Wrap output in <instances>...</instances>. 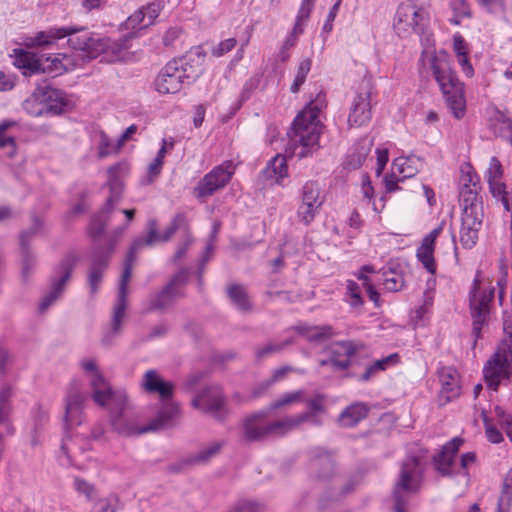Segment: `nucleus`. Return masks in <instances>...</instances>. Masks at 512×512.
Instances as JSON below:
<instances>
[{"mask_svg":"<svg viewBox=\"0 0 512 512\" xmlns=\"http://www.w3.org/2000/svg\"><path fill=\"white\" fill-rule=\"evenodd\" d=\"M17 63L22 75L37 87V95H40L48 115H61L72 109L73 104L66 92L55 88L52 82L67 71L61 59H44L25 52L17 59Z\"/></svg>","mask_w":512,"mask_h":512,"instance_id":"f257e3e1","label":"nucleus"},{"mask_svg":"<svg viewBox=\"0 0 512 512\" xmlns=\"http://www.w3.org/2000/svg\"><path fill=\"white\" fill-rule=\"evenodd\" d=\"M325 106V94L320 92L296 116L287 132L289 140L286 152L290 156L302 159L320 148L319 139L323 126L319 121V113Z\"/></svg>","mask_w":512,"mask_h":512,"instance_id":"f03ea898","label":"nucleus"},{"mask_svg":"<svg viewBox=\"0 0 512 512\" xmlns=\"http://www.w3.org/2000/svg\"><path fill=\"white\" fill-rule=\"evenodd\" d=\"M65 37H69V46L74 50L81 51L82 58L87 61L97 58L111 47L109 38H102L94 33H90L83 26L50 28L47 31H40L35 36L29 38L28 45L45 48Z\"/></svg>","mask_w":512,"mask_h":512,"instance_id":"7ed1b4c3","label":"nucleus"},{"mask_svg":"<svg viewBox=\"0 0 512 512\" xmlns=\"http://www.w3.org/2000/svg\"><path fill=\"white\" fill-rule=\"evenodd\" d=\"M206 53L202 46L191 48L183 56L169 61L159 72L155 86L162 94L179 92L184 85H191L203 73Z\"/></svg>","mask_w":512,"mask_h":512,"instance_id":"20e7f679","label":"nucleus"},{"mask_svg":"<svg viewBox=\"0 0 512 512\" xmlns=\"http://www.w3.org/2000/svg\"><path fill=\"white\" fill-rule=\"evenodd\" d=\"M430 66L447 107L456 119L463 118L466 111L464 85L452 70L449 60L446 56H433Z\"/></svg>","mask_w":512,"mask_h":512,"instance_id":"39448f33","label":"nucleus"},{"mask_svg":"<svg viewBox=\"0 0 512 512\" xmlns=\"http://www.w3.org/2000/svg\"><path fill=\"white\" fill-rule=\"evenodd\" d=\"M428 4L429 0H408V3H401L393 23L396 33L401 37L410 33L424 34L429 24V15L425 10Z\"/></svg>","mask_w":512,"mask_h":512,"instance_id":"423d86ee","label":"nucleus"},{"mask_svg":"<svg viewBox=\"0 0 512 512\" xmlns=\"http://www.w3.org/2000/svg\"><path fill=\"white\" fill-rule=\"evenodd\" d=\"M483 377L488 389L496 392L501 381L512 378V332L502 341L483 367Z\"/></svg>","mask_w":512,"mask_h":512,"instance_id":"0eeeda50","label":"nucleus"},{"mask_svg":"<svg viewBox=\"0 0 512 512\" xmlns=\"http://www.w3.org/2000/svg\"><path fill=\"white\" fill-rule=\"evenodd\" d=\"M91 398L101 408H106L111 416H123L131 409L128 394L123 389H113L103 374L91 379Z\"/></svg>","mask_w":512,"mask_h":512,"instance_id":"6e6552de","label":"nucleus"},{"mask_svg":"<svg viewBox=\"0 0 512 512\" xmlns=\"http://www.w3.org/2000/svg\"><path fill=\"white\" fill-rule=\"evenodd\" d=\"M140 388L147 395H157L162 411L157 416H177L180 405L174 401L175 385L172 381L164 379L157 370H147L140 382Z\"/></svg>","mask_w":512,"mask_h":512,"instance_id":"1a4fd4ad","label":"nucleus"},{"mask_svg":"<svg viewBox=\"0 0 512 512\" xmlns=\"http://www.w3.org/2000/svg\"><path fill=\"white\" fill-rule=\"evenodd\" d=\"M78 261L79 257L75 252H68L62 257L53 270L55 275L51 277L49 291L41 299L40 312L46 311L61 297Z\"/></svg>","mask_w":512,"mask_h":512,"instance_id":"9d476101","label":"nucleus"},{"mask_svg":"<svg viewBox=\"0 0 512 512\" xmlns=\"http://www.w3.org/2000/svg\"><path fill=\"white\" fill-rule=\"evenodd\" d=\"M419 465L418 457L412 456L401 465L399 479L393 488V500L395 512H407L406 506L411 494H416L420 489V483L414 477Z\"/></svg>","mask_w":512,"mask_h":512,"instance_id":"9b49d317","label":"nucleus"},{"mask_svg":"<svg viewBox=\"0 0 512 512\" xmlns=\"http://www.w3.org/2000/svg\"><path fill=\"white\" fill-rule=\"evenodd\" d=\"M337 451L316 446L308 451V476L313 481L329 482L337 470Z\"/></svg>","mask_w":512,"mask_h":512,"instance_id":"f8f14e48","label":"nucleus"},{"mask_svg":"<svg viewBox=\"0 0 512 512\" xmlns=\"http://www.w3.org/2000/svg\"><path fill=\"white\" fill-rule=\"evenodd\" d=\"M259 419L245 418L243 421V434L247 442L259 441L268 435H283L308 418H288L273 421L266 425L260 424Z\"/></svg>","mask_w":512,"mask_h":512,"instance_id":"ddd939ff","label":"nucleus"},{"mask_svg":"<svg viewBox=\"0 0 512 512\" xmlns=\"http://www.w3.org/2000/svg\"><path fill=\"white\" fill-rule=\"evenodd\" d=\"M148 234L146 237L136 238L131 246V254H137L143 247L152 246L157 242H167L178 230L187 229V217L185 213H177L170 224L167 226L163 234H159L157 231V220L149 219L147 222Z\"/></svg>","mask_w":512,"mask_h":512,"instance_id":"4468645a","label":"nucleus"},{"mask_svg":"<svg viewBox=\"0 0 512 512\" xmlns=\"http://www.w3.org/2000/svg\"><path fill=\"white\" fill-rule=\"evenodd\" d=\"M371 94L372 83L370 79L363 78L359 82L351 102L348 115L349 125L360 127L371 120Z\"/></svg>","mask_w":512,"mask_h":512,"instance_id":"2eb2a0df","label":"nucleus"},{"mask_svg":"<svg viewBox=\"0 0 512 512\" xmlns=\"http://www.w3.org/2000/svg\"><path fill=\"white\" fill-rule=\"evenodd\" d=\"M113 242L108 247H102L100 244L92 246L90 252V263L87 272V285L91 297H94L102 283L104 273L109 267L112 257Z\"/></svg>","mask_w":512,"mask_h":512,"instance_id":"dca6fc26","label":"nucleus"},{"mask_svg":"<svg viewBox=\"0 0 512 512\" xmlns=\"http://www.w3.org/2000/svg\"><path fill=\"white\" fill-rule=\"evenodd\" d=\"M135 418H110L111 426L119 434L125 436H137L149 432H158L175 427L177 418H152L148 425L137 427L134 425Z\"/></svg>","mask_w":512,"mask_h":512,"instance_id":"f3484780","label":"nucleus"},{"mask_svg":"<svg viewBox=\"0 0 512 512\" xmlns=\"http://www.w3.org/2000/svg\"><path fill=\"white\" fill-rule=\"evenodd\" d=\"M191 405L203 413H223L227 405V397L221 385L209 384L195 394Z\"/></svg>","mask_w":512,"mask_h":512,"instance_id":"a211bd4d","label":"nucleus"},{"mask_svg":"<svg viewBox=\"0 0 512 512\" xmlns=\"http://www.w3.org/2000/svg\"><path fill=\"white\" fill-rule=\"evenodd\" d=\"M230 163L214 167L202 179L199 180L193 189V194L198 199H205L212 196L218 190L224 188L230 181L233 172L229 170Z\"/></svg>","mask_w":512,"mask_h":512,"instance_id":"6ab92c4d","label":"nucleus"},{"mask_svg":"<svg viewBox=\"0 0 512 512\" xmlns=\"http://www.w3.org/2000/svg\"><path fill=\"white\" fill-rule=\"evenodd\" d=\"M459 198L462 205V216H483L482 199L479 196L478 184L471 174L462 179Z\"/></svg>","mask_w":512,"mask_h":512,"instance_id":"aec40b11","label":"nucleus"},{"mask_svg":"<svg viewBox=\"0 0 512 512\" xmlns=\"http://www.w3.org/2000/svg\"><path fill=\"white\" fill-rule=\"evenodd\" d=\"M464 440L460 437H454L441 450L432 456V464L434 469L443 477H453L459 472L453 470L455 456Z\"/></svg>","mask_w":512,"mask_h":512,"instance_id":"412c9836","label":"nucleus"},{"mask_svg":"<svg viewBox=\"0 0 512 512\" xmlns=\"http://www.w3.org/2000/svg\"><path fill=\"white\" fill-rule=\"evenodd\" d=\"M441 390L438 395V405L444 406L458 398L461 394L460 376L456 368L444 366L438 369Z\"/></svg>","mask_w":512,"mask_h":512,"instance_id":"4be33fe9","label":"nucleus"},{"mask_svg":"<svg viewBox=\"0 0 512 512\" xmlns=\"http://www.w3.org/2000/svg\"><path fill=\"white\" fill-rule=\"evenodd\" d=\"M322 203L319 185L313 181L305 183L302 187V204L297 211L298 217L306 225L310 224Z\"/></svg>","mask_w":512,"mask_h":512,"instance_id":"5701e85b","label":"nucleus"},{"mask_svg":"<svg viewBox=\"0 0 512 512\" xmlns=\"http://www.w3.org/2000/svg\"><path fill=\"white\" fill-rule=\"evenodd\" d=\"M493 291L490 294L483 295L479 299L470 300L471 316L473 319L472 334L475 337L473 347H475L477 340L481 337V330L487 324L489 316V304L493 298Z\"/></svg>","mask_w":512,"mask_h":512,"instance_id":"b1692460","label":"nucleus"},{"mask_svg":"<svg viewBox=\"0 0 512 512\" xmlns=\"http://www.w3.org/2000/svg\"><path fill=\"white\" fill-rule=\"evenodd\" d=\"M88 400V395L82 391L80 381L73 379L67 387L64 416L83 413Z\"/></svg>","mask_w":512,"mask_h":512,"instance_id":"393cba45","label":"nucleus"},{"mask_svg":"<svg viewBox=\"0 0 512 512\" xmlns=\"http://www.w3.org/2000/svg\"><path fill=\"white\" fill-rule=\"evenodd\" d=\"M482 221L483 216H461L460 243L465 249L476 245Z\"/></svg>","mask_w":512,"mask_h":512,"instance_id":"a878e982","label":"nucleus"},{"mask_svg":"<svg viewBox=\"0 0 512 512\" xmlns=\"http://www.w3.org/2000/svg\"><path fill=\"white\" fill-rule=\"evenodd\" d=\"M124 169V166L121 163H117L111 167H109L108 173V181L107 186L110 191V195L105 201V205L107 207L114 208L115 205L120 201L122 197V192L124 189V184L120 176V172Z\"/></svg>","mask_w":512,"mask_h":512,"instance_id":"bb28decb","label":"nucleus"},{"mask_svg":"<svg viewBox=\"0 0 512 512\" xmlns=\"http://www.w3.org/2000/svg\"><path fill=\"white\" fill-rule=\"evenodd\" d=\"M113 210L114 208L107 207L104 204L103 207L91 217L88 233L93 242L92 246H95L96 244H104V240L102 241L100 238L105 232Z\"/></svg>","mask_w":512,"mask_h":512,"instance_id":"cd10ccee","label":"nucleus"},{"mask_svg":"<svg viewBox=\"0 0 512 512\" xmlns=\"http://www.w3.org/2000/svg\"><path fill=\"white\" fill-rule=\"evenodd\" d=\"M178 298L175 293L164 285L159 291L150 294L145 312L164 313L175 304Z\"/></svg>","mask_w":512,"mask_h":512,"instance_id":"c85d7f7f","label":"nucleus"},{"mask_svg":"<svg viewBox=\"0 0 512 512\" xmlns=\"http://www.w3.org/2000/svg\"><path fill=\"white\" fill-rule=\"evenodd\" d=\"M227 297L231 303L242 313H250L253 310V303L244 285L233 283L227 286Z\"/></svg>","mask_w":512,"mask_h":512,"instance_id":"c756f323","label":"nucleus"},{"mask_svg":"<svg viewBox=\"0 0 512 512\" xmlns=\"http://www.w3.org/2000/svg\"><path fill=\"white\" fill-rule=\"evenodd\" d=\"M262 174L267 179H275L277 183L288 175L287 158L282 154H277L267 163L262 170Z\"/></svg>","mask_w":512,"mask_h":512,"instance_id":"7c9ffc66","label":"nucleus"},{"mask_svg":"<svg viewBox=\"0 0 512 512\" xmlns=\"http://www.w3.org/2000/svg\"><path fill=\"white\" fill-rule=\"evenodd\" d=\"M434 250V245L422 241L421 245L418 247L416 251L417 259L419 260V262L422 263L423 267L431 274H435L437 269L434 259Z\"/></svg>","mask_w":512,"mask_h":512,"instance_id":"2f4dec72","label":"nucleus"},{"mask_svg":"<svg viewBox=\"0 0 512 512\" xmlns=\"http://www.w3.org/2000/svg\"><path fill=\"white\" fill-rule=\"evenodd\" d=\"M399 358L400 356L398 353H393L387 357L376 360L366 368L365 372L360 376L359 380L363 382L369 381L376 373L384 371L388 365L397 363Z\"/></svg>","mask_w":512,"mask_h":512,"instance_id":"473e14b6","label":"nucleus"},{"mask_svg":"<svg viewBox=\"0 0 512 512\" xmlns=\"http://www.w3.org/2000/svg\"><path fill=\"white\" fill-rule=\"evenodd\" d=\"M336 346H340L344 354L346 356L345 359L340 360L337 358H333V368L335 370L343 371L348 369L351 366L350 357L356 354L358 351V345H356L353 341L350 340H342L335 343Z\"/></svg>","mask_w":512,"mask_h":512,"instance_id":"72a5a7b5","label":"nucleus"},{"mask_svg":"<svg viewBox=\"0 0 512 512\" xmlns=\"http://www.w3.org/2000/svg\"><path fill=\"white\" fill-rule=\"evenodd\" d=\"M31 227L23 230L19 236V247H30V243L36 235H38L44 227V220L35 213L31 214Z\"/></svg>","mask_w":512,"mask_h":512,"instance_id":"f704fd0d","label":"nucleus"},{"mask_svg":"<svg viewBox=\"0 0 512 512\" xmlns=\"http://www.w3.org/2000/svg\"><path fill=\"white\" fill-rule=\"evenodd\" d=\"M189 274H190L189 269L183 267L179 271H177L175 274L172 275V277L165 284V286L169 290H171L173 293H175L179 298H183L185 296L183 287L189 281Z\"/></svg>","mask_w":512,"mask_h":512,"instance_id":"c9c22d12","label":"nucleus"},{"mask_svg":"<svg viewBox=\"0 0 512 512\" xmlns=\"http://www.w3.org/2000/svg\"><path fill=\"white\" fill-rule=\"evenodd\" d=\"M21 257V277L23 282H28L35 266L36 255L30 247H19Z\"/></svg>","mask_w":512,"mask_h":512,"instance_id":"e433bc0d","label":"nucleus"},{"mask_svg":"<svg viewBox=\"0 0 512 512\" xmlns=\"http://www.w3.org/2000/svg\"><path fill=\"white\" fill-rule=\"evenodd\" d=\"M24 111L33 117H40L48 115L45 109V105L41 102L40 95H37V87L24 102L22 103Z\"/></svg>","mask_w":512,"mask_h":512,"instance_id":"4c0bfd02","label":"nucleus"},{"mask_svg":"<svg viewBox=\"0 0 512 512\" xmlns=\"http://www.w3.org/2000/svg\"><path fill=\"white\" fill-rule=\"evenodd\" d=\"M127 308V295L118 294L117 302L113 309L112 315V330L113 332H120L122 326V320L125 315V311Z\"/></svg>","mask_w":512,"mask_h":512,"instance_id":"58836bf2","label":"nucleus"},{"mask_svg":"<svg viewBox=\"0 0 512 512\" xmlns=\"http://www.w3.org/2000/svg\"><path fill=\"white\" fill-rule=\"evenodd\" d=\"M16 125L15 121L6 120L0 123V148H8V155L12 157L16 153V141L13 136L6 135L5 132Z\"/></svg>","mask_w":512,"mask_h":512,"instance_id":"ea45409f","label":"nucleus"},{"mask_svg":"<svg viewBox=\"0 0 512 512\" xmlns=\"http://www.w3.org/2000/svg\"><path fill=\"white\" fill-rule=\"evenodd\" d=\"M222 447V442H215L198 453L191 455L195 466L207 464L213 457L220 453Z\"/></svg>","mask_w":512,"mask_h":512,"instance_id":"a19ab883","label":"nucleus"},{"mask_svg":"<svg viewBox=\"0 0 512 512\" xmlns=\"http://www.w3.org/2000/svg\"><path fill=\"white\" fill-rule=\"evenodd\" d=\"M312 61L310 58L303 59L297 68L295 79L290 87L292 93H298L301 86L305 83L308 73L311 70Z\"/></svg>","mask_w":512,"mask_h":512,"instance_id":"79ce46f5","label":"nucleus"},{"mask_svg":"<svg viewBox=\"0 0 512 512\" xmlns=\"http://www.w3.org/2000/svg\"><path fill=\"white\" fill-rule=\"evenodd\" d=\"M383 277V284L387 291H399L404 285L403 276L392 267H389L388 271L383 272Z\"/></svg>","mask_w":512,"mask_h":512,"instance_id":"37998d69","label":"nucleus"},{"mask_svg":"<svg viewBox=\"0 0 512 512\" xmlns=\"http://www.w3.org/2000/svg\"><path fill=\"white\" fill-rule=\"evenodd\" d=\"M135 255L136 254H131L130 249L128 250V252L126 254V258H125V262H124V269H123V272L121 275L118 294L128 295V282L131 278L132 262L134 261Z\"/></svg>","mask_w":512,"mask_h":512,"instance_id":"c03bdc74","label":"nucleus"},{"mask_svg":"<svg viewBox=\"0 0 512 512\" xmlns=\"http://www.w3.org/2000/svg\"><path fill=\"white\" fill-rule=\"evenodd\" d=\"M334 334L333 327L330 325L315 326L314 331L309 334L307 341L312 343H322L332 338Z\"/></svg>","mask_w":512,"mask_h":512,"instance_id":"a18cd8bd","label":"nucleus"},{"mask_svg":"<svg viewBox=\"0 0 512 512\" xmlns=\"http://www.w3.org/2000/svg\"><path fill=\"white\" fill-rule=\"evenodd\" d=\"M13 395L12 387L5 384L0 389V416H8L12 412L11 398Z\"/></svg>","mask_w":512,"mask_h":512,"instance_id":"49530a36","label":"nucleus"},{"mask_svg":"<svg viewBox=\"0 0 512 512\" xmlns=\"http://www.w3.org/2000/svg\"><path fill=\"white\" fill-rule=\"evenodd\" d=\"M264 504L253 500H239L229 512H262Z\"/></svg>","mask_w":512,"mask_h":512,"instance_id":"de8ad7c7","label":"nucleus"},{"mask_svg":"<svg viewBox=\"0 0 512 512\" xmlns=\"http://www.w3.org/2000/svg\"><path fill=\"white\" fill-rule=\"evenodd\" d=\"M208 376V370H198L190 373L184 381V389L187 391H194L196 387Z\"/></svg>","mask_w":512,"mask_h":512,"instance_id":"09e8293b","label":"nucleus"},{"mask_svg":"<svg viewBox=\"0 0 512 512\" xmlns=\"http://www.w3.org/2000/svg\"><path fill=\"white\" fill-rule=\"evenodd\" d=\"M303 396L302 390H297L289 393H285L282 395L279 399L275 400L270 404L271 409H279L281 407H284L286 405L293 404L297 401H299Z\"/></svg>","mask_w":512,"mask_h":512,"instance_id":"8fccbe9b","label":"nucleus"},{"mask_svg":"<svg viewBox=\"0 0 512 512\" xmlns=\"http://www.w3.org/2000/svg\"><path fill=\"white\" fill-rule=\"evenodd\" d=\"M412 161H413V157H408V158H397L393 162V165L397 167L398 171L401 174H404L402 177L403 180L405 178H410V177L414 176L418 171L417 167H412L409 164Z\"/></svg>","mask_w":512,"mask_h":512,"instance_id":"3c124183","label":"nucleus"},{"mask_svg":"<svg viewBox=\"0 0 512 512\" xmlns=\"http://www.w3.org/2000/svg\"><path fill=\"white\" fill-rule=\"evenodd\" d=\"M184 231V239L181 243L178 244L177 249L173 255L172 261L174 263H177L179 260H181L186 252L188 251L189 247L193 244L194 238L189 232V229L187 228Z\"/></svg>","mask_w":512,"mask_h":512,"instance_id":"603ef678","label":"nucleus"},{"mask_svg":"<svg viewBox=\"0 0 512 512\" xmlns=\"http://www.w3.org/2000/svg\"><path fill=\"white\" fill-rule=\"evenodd\" d=\"M485 426V432L487 439L494 444H498L503 441V435L501 431L494 426L493 420L495 418H482Z\"/></svg>","mask_w":512,"mask_h":512,"instance_id":"864d4df0","label":"nucleus"},{"mask_svg":"<svg viewBox=\"0 0 512 512\" xmlns=\"http://www.w3.org/2000/svg\"><path fill=\"white\" fill-rule=\"evenodd\" d=\"M370 412V407L367 404L355 402L347 406L339 416H367Z\"/></svg>","mask_w":512,"mask_h":512,"instance_id":"5fc2aeb1","label":"nucleus"},{"mask_svg":"<svg viewBox=\"0 0 512 512\" xmlns=\"http://www.w3.org/2000/svg\"><path fill=\"white\" fill-rule=\"evenodd\" d=\"M194 466H195V464L190 455V456L180 459L178 462L169 464L165 468V471L168 474H179V473H182V472L186 471L187 469L194 467Z\"/></svg>","mask_w":512,"mask_h":512,"instance_id":"6e6d98bb","label":"nucleus"},{"mask_svg":"<svg viewBox=\"0 0 512 512\" xmlns=\"http://www.w3.org/2000/svg\"><path fill=\"white\" fill-rule=\"evenodd\" d=\"M326 396L321 393H316L313 397L306 400V406L311 413H326L325 409Z\"/></svg>","mask_w":512,"mask_h":512,"instance_id":"4d7b16f0","label":"nucleus"},{"mask_svg":"<svg viewBox=\"0 0 512 512\" xmlns=\"http://www.w3.org/2000/svg\"><path fill=\"white\" fill-rule=\"evenodd\" d=\"M290 372H295L300 375H303L306 373L305 369L296 368V367H293L290 365H284V366H281L273 371L272 376L270 377V380H271V382H273V384H275L276 382L283 380L287 376V374Z\"/></svg>","mask_w":512,"mask_h":512,"instance_id":"13d9d810","label":"nucleus"},{"mask_svg":"<svg viewBox=\"0 0 512 512\" xmlns=\"http://www.w3.org/2000/svg\"><path fill=\"white\" fill-rule=\"evenodd\" d=\"M113 501L118 502L119 497L117 495H112L110 497L97 500L93 505L92 512H115L116 509L112 505Z\"/></svg>","mask_w":512,"mask_h":512,"instance_id":"bf43d9fd","label":"nucleus"},{"mask_svg":"<svg viewBox=\"0 0 512 512\" xmlns=\"http://www.w3.org/2000/svg\"><path fill=\"white\" fill-rule=\"evenodd\" d=\"M502 175V165L498 158L494 156L490 159L489 167L486 172L487 182L499 180L502 177Z\"/></svg>","mask_w":512,"mask_h":512,"instance_id":"052dcab7","label":"nucleus"},{"mask_svg":"<svg viewBox=\"0 0 512 512\" xmlns=\"http://www.w3.org/2000/svg\"><path fill=\"white\" fill-rule=\"evenodd\" d=\"M347 294L352 299V301H351V305L352 306L356 307V306L363 305L364 301H363V298L361 296V290H360L359 285L355 281L348 280V282H347Z\"/></svg>","mask_w":512,"mask_h":512,"instance_id":"680f3d73","label":"nucleus"},{"mask_svg":"<svg viewBox=\"0 0 512 512\" xmlns=\"http://www.w3.org/2000/svg\"><path fill=\"white\" fill-rule=\"evenodd\" d=\"M283 351V345L280 343H269L263 347H259L255 350V358L257 361L262 360L263 358L270 356L275 353H279Z\"/></svg>","mask_w":512,"mask_h":512,"instance_id":"e2e57ef3","label":"nucleus"},{"mask_svg":"<svg viewBox=\"0 0 512 512\" xmlns=\"http://www.w3.org/2000/svg\"><path fill=\"white\" fill-rule=\"evenodd\" d=\"M237 45V40L235 38H228L224 41H221L217 46H215L211 53L215 57H221L224 54L230 52Z\"/></svg>","mask_w":512,"mask_h":512,"instance_id":"0e129e2a","label":"nucleus"},{"mask_svg":"<svg viewBox=\"0 0 512 512\" xmlns=\"http://www.w3.org/2000/svg\"><path fill=\"white\" fill-rule=\"evenodd\" d=\"M451 7L456 17H472L470 6L466 0H453L451 2Z\"/></svg>","mask_w":512,"mask_h":512,"instance_id":"69168bd1","label":"nucleus"},{"mask_svg":"<svg viewBox=\"0 0 512 512\" xmlns=\"http://www.w3.org/2000/svg\"><path fill=\"white\" fill-rule=\"evenodd\" d=\"M74 488L77 492L84 494L89 500L92 498V495L95 491L93 484H90L85 479L79 477L74 479Z\"/></svg>","mask_w":512,"mask_h":512,"instance_id":"338daca9","label":"nucleus"},{"mask_svg":"<svg viewBox=\"0 0 512 512\" xmlns=\"http://www.w3.org/2000/svg\"><path fill=\"white\" fill-rule=\"evenodd\" d=\"M295 44H296L295 37L293 34H290L284 41V43L279 51V54H278V59L281 62H286L289 59L290 55H289L288 51H289V49L294 47Z\"/></svg>","mask_w":512,"mask_h":512,"instance_id":"774afa93","label":"nucleus"}]
</instances>
